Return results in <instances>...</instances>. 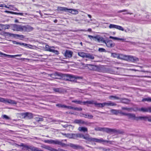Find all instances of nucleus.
Returning a JSON list of instances; mask_svg holds the SVG:
<instances>
[{
    "mask_svg": "<svg viewBox=\"0 0 151 151\" xmlns=\"http://www.w3.org/2000/svg\"><path fill=\"white\" fill-rule=\"evenodd\" d=\"M134 110V111H139L143 112H149V107H142L141 108L136 107Z\"/></svg>",
    "mask_w": 151,
    "mask_h": 151,
    "instance_id": "12",
    "label": "nucleus"
},
{
    "mask_svg": "<svg viewBox=\"0 0 151 151\" xmlns=\"http://www.w3.org/2000/svg\"><path fill=\"white\" fill-rule=\"evenodd\" d=\"M72 102L73 103H75L77 104L80 105L82 104L83 103V102H82L80 100L78 101L77 100H74L72 101Z\"/></svg>",
    "mask_w": 151,
    "mask_h": 151,
    "instance_id": "39",
    "label": "nucleus"
},
{
    "mask_svg": "<svg viewBox=\"0 0 151 151\" xmlns=\"http://www.w3.org/2000/svg\"><path fill=\"white\" fill-rule=\"evenodd\" d=\"M103 150L105 151H110L111 150L110 149H106V148H104Z\"/></svg>",
    "mask_w": 151,
    "mask_h": 151,
    "instance_id": "61",
    "label": "nucleus"
},
{
    "mask_svg": "<svg viewBox=\"0 0 151 151\" xmlns=\"http://www.w3.org/2000/svg\"><path fill=\"white\" fill-rule=\"evenodd\" d=\"M67 145L75 150H82L83 149V147L82 146L79 145H75L73 143H70Z\"/></svg>",
    "mask_w": 151,
    "mask_h": 151,
    "instance_id": "11",
    "label": "nucleus"
},
{
    "mask_svg": "<svg viewBox=\"0 0 151 151\" xmlns=\"http://www.w3.org/2000/svg\"><path fill=\"white\" fill-rule=\"evenodd\" d=\"M116 25H116L111 24L109 25V27L110 28H111H111H116Z\"/></svg>",
    "mask_w": 151,
    "mask_h": 151,
    "instance_id": "48",
    "label": "nucleus"
},
{
    "mask_svg": "<svg viewBox=\"0 0 151 151\" xmlns=\"http://www.w3.org/2000/svg\"><path fill=\"white\" fill-rule=\"evenodd\" d=\"M87 65L91 66V68H90L91 70H96L97 68V66L95 65H93L90 64H87Z\"/></svg>",
    "mask_w": 151,
    "mask_h": 151,
    "instance_id": "34",
    "label": "nucleus"
},
{
    "mask_svg": "<svg viewBox=\"0 0 151 151\" xmlns=\"http://www.w3.org/2000/svg\"><path fill=\"white\" fill-rule=\"evenodd\" d=\"M29 145H24V147H23L22 149L28 151Z\"/></svg>",
    "mask_w": 151,
    "mask_h": 151,
    "instance_id": "49",
    "label": "nucleus"
},
{
    "mask_svg": "<svg viewBox=\"0 0 151 151\" xmlns=\"http://www.w3.org/2000/svg\"><path fill=\"white\" fill-rule=\"evenodd\" d=\"M36 120L37 122L42 121H43V119L42 118L40 117H36Z\"/></svg>",
    "mask_w": 151,
    "mask_h": 151,
    "instance_id": "46",
    "label": "nucleus"
},
{
    "mask_svg": "<svg viewBox=\"0 0 151 151\" xmlns=\"http://www.w3.org/2000/svg\"><path fill=\"white\" fill-rule=\"evenodd\" d=\"M21 115L23 118H26L27 119H31L33 117V114L31 113L27 112L22 113Z\"/></svg>",
    "mask_w": 151,
    "mask_h": 151,
    "instance_id": "8",
    "label": "nucleus"
},
{
    "mask_svg": "<svg viewBox=\"0 0 151 151\" xmlns=\"http://www.w3.org/2000/svg\"><path fill=\"white\" fill-rule=\"evenodd\" d=\"M73 54V52L71 51L68 50H66L65 52L63 53L64 56L67 58H70L72 57Z\"/></svg>",
    "mask_w": 151,
    "mask_h": 151,
    "instance_id": "14",
    "label": "nucleus"
},
{
    "mask_svg": "<svg viewBox=\"0 0 151 151\" xmlns=\"http://www.w3.org/2000/svg\"><path fill=\"white\" fill-rule=\"evenodd\" d=\"M78 138H83L84 139H85L88 141H90L91 137L86 136L85 137L84 134H82L79 133Z\"/></svg>",
    "mask_w": 151,
    "mask_h": 151,
    "instance_id": "22",
    "label": "nucleus"
},
{
    "mask_svg": "<svg viewBox=\"0 0 151 151\" xmlns=\"http://www.w3.org/2000/svg\"><path fill=\"white\" fill-rule=\"evenodd\" d=\"M81 116L85 118H88L89 119H92L93 117V116L92 115H90L87 114H86L81 113L80 115Z\"/></svg>",
    "mask_w": 151,
    "mask_h": 151,
    "instance_id": "21",
    "label": "nucleus"
},
{
    "mask_svg": "<svg viewBox=\"0 0 151 151\" xmlns=\"http://www.w3.org/2000/svg\"><path fill=\"white\" fill-rule=\"evenodd\" d=\"M116 29L123 31L124 30V29L122 27L117 25H116Z\"/></svg>",
    "mask_w": 151,
    "mask_h": 151,
    "instance_id": "45",
    "label": "nucleus"
},
{
    "mask_svg": "<svg viewBox=\"0 0 151 151\" xmlns=\"http://www.w3.org/2000/svg\"><path fill=\"white\" fill-rule=\"evenodd\" d=\"M51 52L54 53L55 55H58L59 54V52L57 50H55L53 49Z\"/></svg>",
    "mask_w": 151,
    "mask_h": 151,
    "instance_id": "52",
    "label": "nucleus"
},
{
    "mask_svg": "<svg viewBox=\"0 0 151 151\" xmlns=\"http://www.w3.org/2000/svg\"><path fill=\"white\" fill-rule=\"evenodd\" d=\"M73 108L74 107L71 106H67L66 105V108H67L68 109H73Z\"/></svg>",
    "mask_w": 151,
    "mask_h": 151,
    "instance_id": "58",
    "label": "nucleus"
},
{
    "mask_svg": "<svg viewBox=\"0 0 151 151\" xmlns=\"http://www.w3.org/2000/svg\"><path fill=\"white\" fill-rule=\"evenodd\" d=\"M98 51L100 52H106V50L105 49L102 48H99L98 49Z\"/></svg>",
    "mask_w": 151,
    "mask_h": 151,
    "instance_id": "47",
    "label": "nucleus"
},
{
    "mask_svg": "<svg viewBox=\"0 0 151 151\" xmlns=\"http://www.w3.org/2000/svg\"><path fill=\"white\" fill-rule=\"evenodd\" d=\"M4 12H6V13H10V14H12V11H7V10H5V11H4Z\"/></svg>",
    "mask_w": 151,
    "mask_h": 151,
    "instance_id": "62",
    "label": "nucleus"
},
{
    "mask_svg": "<svg viewBox=\"0 0 151 151\" xmlns=\"http://www.w3.org/2000/svg\"><path fill=\"white\" fill-rule=\"evenodd\" d=\"M141 101L142 102H145V101H147L148 102H150L151 101V97H147L146 98H143L142 100Z\"/></svg>",
    "mask_w": 151,
    "mask_h": 151,
    "instance_id": "30",
    "label": "nucleus"
},
{
    "mask_svg": "<svg viewBox=\"0 0 151 151\" xmlns=\"http://www.w3.org/2000/svg\"><path fill=\"white\" fill-rule=\"evenodd\" d=\"M5 26V29H8L9 28L10 26L9 24H6L4 25Z\"/></svg>",
    "mask_w": 151,
    "mask_h": 151,
    "instance_id": "59",
    "label": "nucleus"
},
{
    "mask_svg": "<svg viewBox=\"0 0 151 151\" xmlns=\"http://www.w3.org/2000/svg\"><path fill=\"white\" fill-rule=\"evenodd\" d=\"M67 137L69 138L73 139V133L68 134Z\"/></svg>",
    "mask_w": 151,
    "mask_h": 151,
    "instance_id": "50",
    "label": "nucleus"
},
{
    "mask_svg": "<svg viewBox=\"0 0 151 151\" xmlns=\"http://www.w3.org/2000/svg\"><path fill=\"white\" fill-rule=\"evenodd\" d=\"M127 10L126 9H124L122 10H120L119 11V13H121L123 12H127Z\"/></svg>",
    "mask_w": 151,
    "mask_h": 151,
    "instance_id": "60",
    "label": "nucleus"
},
{
    "mask_svg": "<svg viewBox=\"0 0 151 151\" xmlns=\"http://www.w3.org/2000/svg\"><path fill=\"white\" fill-rule=\"evenodd\" d=\"M94 102L93 101H84L83 102V105H86V104H94Z\"/></svg>",
    "mask_w": 151,
    "mask_h": 151,
    "instance_id": "35",
    "label": "nucleus"
},
{
    "mask_svg": "<svg viewBox=\"0 0 151 151\" xmlns=\"http://www.w3.org/2000/svg\"><path fill=\"white\" fill-rule=\"evenodd\" d=\"M14 38L16 39H19L20 40H22L24 38V36L22 35L14 34Z\"/></svg>",
    "mask_w": 151,
    "mask_h": 151,
    "instance_id": "28",
    "label": "nucleus"
},
{
    "mask_svg": "<svg viewBox=\"0 0 151 151\" xmlns=\"http://www.w3.org/2000/svg\"><path fill=\"white\" fill-rule=\"evenodd\" d=\"M52 48H54V47L52 46L50 47L49 45H46L45 47V50L46 51H48L50 52H52L53 49Z\"/></svg>",
    "mask_w": 151,
    "mask_h": 151,
    "instance_id": "27",
    "label": "nucleus"
},
{
    "mask_svg": "<svg viewBox=\"0 0 151 151\" xmlns=\"http://www.w3.org/2000/svg\"><path fill=\"white\" fill-rule=\"evenodd\" d=\"M127 116L129 119H132L133 120L138 121V117H136L135 114H134L128 113Z\"/></svg>",
    "mask_w": 151,
    "mask_h": 151,
    "instance_id": "16",
    "label": "nucleus"
},
{
    "mask_svg": "<svg viewBox=\"0 0 151 151\" xmlns=\"http://www.w3.org/2000/svg\"><path fill=\"white\" fill-rule=\"evenodd\" d=\"M56 106L59 108H65L66 105H63L61 104H56Z\"/></svg>",
    "mask_w": 151,
    "mask_h": 151,
    "instance_id": "42",
    "label": "nucleus"
},
{
    "mask_svg": "<svg viewBox=\"0 0 151 151\" xmlns=\"http://www.w3.org/2000/svg\"><path fill=\"white\" fill-rule=\"evenodd\" d=\"M109 38L112 39L114 40H122L123 42L125 41V39L122 38H119L116 37H114L111 36L109 37Z\"/></svg>",
    "mask_w": 151,
    "mask_h": 151,
    "instance_id": "31",
    "label": "nucleus"
},
{
    "mask_svg": "<svg viewBox=\"0 0 151 151\" xmlns=\"http://www.w3.org/2000/svg\"><path fill=\"white\" fill-rule=\"evenodd\" d=\"M106 105H107L108 106H115L116 105V104L112 102L111 101H109V103H106Z\"/></svg>",
    "mask_w": 151,
    "mask_h": 151,
    "instance_id": "36",
    "label": "nucleus"
},
{
    "mask_svg": "<svg viewBox=\"0 0 151 151\" xmlns=\"http://www.w3.org/2000/svg\"><path fill=\"white\" fill-rule=\"evenodd\" d=\"M121 100L120 102L127 104L128 103V102L129 101V99H127L126 98H120V99H119Z\"/></svg>",
    "mask_w": 151,
    "mask_h": 151,
    "instance_id": "29",
    "label": "nucleus"
},
{
    "mask_svg": "<svg viewBox=\"0 0 151 151\" xmlns=\"http://www.w3.org/2000/svg\"><path fill=\"white\" fill-rule=\"evenodd\" d=\"M53 90L55 92H58L59 93H60L62 92L61 90L59 88H53Z\"/></svg>",
    "mask_w": 151,
    "mask_h": 151,
    "instance_id": "40",
    "label": "nucleus"
},
{
    "mask_svg": "<svg viewBox=\"0 0 151 151\" xmlns=\"http://www.w3.org/2000/svg\"><path fill=\"white\" fill-rule=\"evenodd\" d=\"M3 119H5L7 120H11L10 118L8 116L6 115H3V117H2Z\"/></svg>",
    "mask_w": 151,
    "mask_h": 151,
    "instance_id": "43",
    "label": "nucleus"
},
{
    "mask_svg": "<svg viewBox=\"0 0 151 151\" xmlns=\"http://www.w3.org/2000/svg\"><path fill=\"white\" fill-rule=\"evenodd\" d=\"M109 98L110 99H120V98H119L118 97L116 96H109Z\"/></svg>",
    "mask_w": 151,
    "mask_h": 151,
    "instance_id": "37",
    "label": "nucleus"
},
{
    "mask_svg": "<svg viewBox=\"0 0 151 151\" xmlns=\"http://www.w3.org/2000/svg\"><path fill=\"white\" fill-rule=\"evenodd\" d=\"M91 123H92L91 122H85L83 121V124H84L86 125L90 126Z\"/></svg>",
    "mask_w": 151,
    "mask_h": 151,
    "instance_id": "53",
    "label": "nucleus"
},
{
    "mask_svg": "<svg viewBox=\"0 0 151 151\" xmlns=\"http://www.w3.org/2000/svg\"><path fill=\"white\" fill-rule=\"evenodd\" d=\"M0 102L4 103L5 104H16L17 102L13 100L8 99H5L0 97Z\"/></svg>",
    "mask_w": 151,
    "mask_h": 151,
    "instance_id": "7",
    "label": "nucleus"
},
{
    "mask_svg": "<svg viewBox=\"0 0 151 151\" xmlns=\"http://www.w3.org/2000/svg\"><path fill=\"white\" fill-rule=\"evenodd\" d=\"M119 114H121V115L122 116H127L128 113H125L123 112L122 111H121L119 110Z\"/></svg>",
    "mask_w": 151,
    "mask_h": 151,
    "instance_id": "44",
    "label": "nucleus"
},
{
    "mask_svg": "<svg viewBox=\"0 0 151 151\" xmlns=\"http://www.w3.org/2000/svg\"><path fill=\"white\" fill-rule=\"evenodd\" d=\"M12 14H15L17 15H19L22 16L23 15V13H17L16 12H12Z\"/></svg>",
    "mask_w": 151,
    "mask_h": 151,
    "instance_id": "54",
    "label": "nucleus"
},
{
    "mask_svg": "<svg viewBox=\"0 0 151 151\" xmlns=\"http://www.w3.org/2000/svg\"><path fill=\"white\" fill-rule=\"evenodd\" d=\"M88 37L91 40L92 39L93 40L97 41L99 42H101V40H102V37L99 35H97L95 36H93L91 35H88Z\"/></svg>",
    "mask_w": 151,
    "mask_h": 151,
    "instance_id": "9",
    "label": "nucleus"
},
{
    "mask_svg": "<svg viewBox=\"0 0 151 151\" xmlns=\"http://www.w3.org/2000/svg\"><path fill=\"white\" fill-rule=\"evenodd\" d=\"M28 151H44L32 145H29Z\"/></svg>",
    "mask_w": 151,
    "mask_h": 151,
    "instance_id": "19",
    "label": "nucleus"
},
{
    "mask_svg": "<svg viewBox=\"0 0 151 151\" xmlns=\"http://www.w3.org/2000/svg\"><path fill=\"white\" fill-rule=\"evenodd\" d=\"M0 56L2 57L3 55H4V57H7L8 58H13L14 57L16 56H19L20 57L21 56V55H7L5 54L4 53L2 52H1L0 51Z\"/></svg>",
    "mask_w": 151,
    "mask_h": 151,
    "instance_id": "13",
    "label": "nucleus"
},
{
    "mask_svg": "<svg viewBox=\"0 0 151 151\" xmlns=\"http://www.w3.org/2000/svg\"><path fill=\"white\" fill-rule=\"evenodd\" d=\"M3 34L4 36L6 37H12L14 38V34L9 32H4L3 33Z\"/></svg>",
    "mask_w": 151,
    "mask_h": 151,
    "instance_id": "20",
    "label": "nucleus"
},
{
    "mask_svg": "<svg viewBox=\"0 0 151 151\" xmlns=\"http://www.w3.org/2000/svg\"><path fill=\"white\" fill-rule=\"evenodd\" d=\"M122 109L123 110H126L127 111H130L131 109L129 108H128L127 107H122Z\"/></svg>",
    "mask_w": 151,
    "mask_h": 151,
    "instance_id": "57",
    "label": "nucleus"
},
{
    "mask_svg": "<svg viewBox=\"0 0 151 151\" xmlns=\"http://www.w3.org/2000/svg\"><path fill=\"white\" fill-rule=\"evenodd\" d=\"M106 140L103 139L102 138L99 139L96 138L91 137L90 142H106Z\"/></svg>",
    "mask_w": 151,
    "mask_h": 151,
    "instance_id": "18",
    "label": "nucleus"
},
{
    "mask_svg": "<svg viewBox=\"0 0 151 151\" xmlns=\"http://www.w3.org/2000/svg\"><path fill=\"white\" fill-rule=\"evenodd\" d=\"M68 12L71 13L73 14H78V11L76 9H68Z\"/></svg>",
    "mask_w": 151,
    "mask_h": 151,
    "instance_id": "24",
    "label": "nucleus"
},
{
    "mask_svg": "<svg viewBox=\"0 0 151 151\" xmlns=\"http://www.w3.org/2000/svg\"><path fill=\"white\" fill-rule=\"evenodd\" d=\"M102 40H101V42L106 44V46L109 47H112L115 46V44L111 40H108L107 41L104 40V38L102 37Z\"/></svg>",
    "mask_w": 151,
    "mask_h": 151,
    "instance_id": "6",
    "label": "nucleus"
},
{
    "mask_svg": "<svg viewBox=\"0 0 151 151\" xmlns=\"http://www.w3.org/2000/svg\"><path fill=\"white\" fill-rule=\"evenodd\" d=\"M149 112L151 113V106L149 107Z\"/></svg>",
    "mask_w": 151,
    "mask_h": 151,
    "instance_id": "64",
    "label": "nucleus"
},
{
    "mask_svg": "<svg viewBox=\"0 0 151 151\" xmlns=\"http://www.w3.org/2000/svg\"><path fill=\"white\" fill-rule=\"evenodd\" d=\"M111 56L114 58H118L119 54L115 53H112L111 54Z\"/></svg>",
    "mask_w": 151,
    "mask_h": 151,
    "instance_id": "41",
    "label": "nucleus"
},
{
    "mask_svg": "<svg viewBox=\"0 0 151 151\" xmlns=\"http://www.w3.org/2000/svg\"><path fill=\"white\" fill-rule=\"evenodd\" d=\"M78 54L79 56L83 58L84 62H88L90 61V60H93L94 58L93 55L89 53L80 52H78Z\"/></svg>",
    "mask_w": 151,
    "mask_h": 151,
    "instance_id": "3",
    "label": "nucleus"
},
{
    "mask_svg": "<svg viewBox=\"0 0 151 151\" xmlns=\"http://www.w3.org/2000/svg\"><path fill=\"white\" fill-rule=\"evenodd\" d=\"M18 45H23V46H26L29 48H31V47H29L28 45H30L32 47V45H28L27 44H26V43H22V42H18Z\"/></svg>",
    "mask_w": 151,
    "mask_h": 151,
    "instance_id": "38",
    "label": "nucleus"
},
{
    "mask_svg": "<svg viewBox=\"0 0 151 151\" xmlns=\"http://www.w3.org/2000/svg\"><path fill=\"white\" fill-rule=\"evenodd\" d=\"M95 130L96 131H100L106 132L108 134L116 133L119 132V130L115 129H111L106 127H97L95 128Z\"/></svg>",
    "mask_w": 151,
    "mask_h": 151,
    "instance_id": "4",
    "label": "nucleus"
},
{
    "mask_svg": "<svg viewBox=\"0 0 151 151\" xmlns=\"http://www.w3.org/2000/svg\"><path fill=\"white\" fill-rule=\"evenodd\" d=\"M58 10L59 11H62L68 12V9L65 7H58Z\"/></svg>",
    "mask_w": 151,
    "mask_h": 151,
    "instance_id": "26",
    "label": "nucleus"
},
{
    "mask_svg": "<svg viewBox=\"0 0 151 151\" xmlns=\"http://www.w3.org/2000/svg\"><path fill=\"white\" fill-rule=\"evenodd\" d=\"M118 59L124 60L134 63L137 62L139 61L138 58L135 56H127L122 54H119Z\"/></svg>",
    "mask_w": 151,
    "mask_h": 151,
    "instance_id": "2",
    "label": "nucleus"
},
{
    "mask_svg": "<svg viewBox=\"0 0 151 151\" xmlns=\"http://www.w3.org/2000/svg\"><path fill=\"white\" fill-rule=\"evenodd\" d=\"M52 77H58L56 78L62 79L66 81L76 82L77 78L74 76L69 74H63L60 72H55L51 74Z\"/></svg>",
    "mask_w": 151,
    "mask_h": 151,
    "instance_id": "1",
    "label": "nucleus"
},
{
    "mask_svg": "<svg viewBox=\"0 0 151 151\" xmlns=\"http://www.w3.org/2000/svg\"><path fill=\"white\" fill-rule=\"evenodd\" d=\"M46 148L47 149L50 150V151H53V150H55V149H54L52 147L49 146H46Z\"/></svg>",
    "mask_w": 151,
    "mask_h": 151,
    "instance_id": "55",
    "label": "nucleus"
},
{
    "mask_svg": "<svg viewBox=\"0 0 151 151\" xmlns=\"http://www.w3.org/2000/svg\"><path fill=\"white\" fill-rule=\"evenodd\" d=\"M138 121L139 120H143L145 121H148L149 122H151V115H149L147 116H139L138 117Z\"/></svg>",
    "mask_w": 151,
    "mask_h": 151,
    "instance_id": "10",
    "label": "nucleus"
},
{
    "mask_svg": "<svg viewBox=\"0 0 151 151\" xmlns=\"http://www.w3.org/2000/svg\"><path fill=\"white\" fill-rule=\"evenodd\" d=\"M83 120L82 119H75L74 121V123L77 124H83Z\"/></svg>",
    "mask_w": 151,
    "mask_h": 151,
    "instance_id": "33",
    "label": "nucleus"
},
{
    "mask_svg": "<svg viewBox=\"0 0 151 151\" xmlns=\"http://www.w3.org/2000/svg\"><path fill=\"white\" fill-rule=\"evenodd\" d=\"M94 104L96 107L101 108H102L106 105V104L105 103V102L102 103L94 102Z\"/></svg>",
    "mask_w": 151,
    "mask_h": 151,
    "instance_id": "23",
    "label": "nucleus"
},
{
    "mask_svg": "<svg viewBox=\"0 0 151 151\" xmlns=\"http://www.w3.org/2000/svg\"><path fill=\"white\" fill-rule=\"evenodd\" d=\"M12 42L14 44L18 45V42H17L16 41H13Z\"/></svg>",
    "mask_w": 151,
    "mask_h": 151,
    "instance_id": "63",
    "label": "nucleus"
},
{
    "mask_svg": "<svg viewBox=\"0 0 151 151\" xmlns=\"http://www.w3.org/2000/svg\"><path fill=\"white\" fill-rule=\"evenodd\" d=\"M13 27L14 29V30L23 31V26L19 25L14 24L13 25Z\"/></svg>",
    "mask_w": 151,
    "mask_h": 151,
    "instance_id": "15",
    "label": "nucleus"
},
{
    "mask_svg": "<svg viewBox=\"0 0 151 151\" xmlns=\"http://www.w3.org/2000/svg\"><path fill=\"white\" fill-rule=\"evenodd\" d=\"M62 141H60L58 140H53L52 139L45 140L44 142L50 144H53L59 145L62 147H63L66 146L67 145L64 143L62 142Z\"/></svg>",
    "mask_w": 151,
    "mask_h": 151,
    "instance_id": "5",
    "label": "nucleus"
},
{
    "mask_svg": "<svg viewBox=\"0 0 151 151\" xmlns=\"http://www.w3.org/2000/svg\"><path fill=\"white\" fill-rule=\"evenodd\" d=\"M73 110H76V111H81L82 110V109L81 108H78V107H74Z\"/></svg>",
    "mask_w": 151,
    "mask_h": 151,
    "instance_id": "56",
    "label": "nucleus"
},
{
    "mask_svg": "<svg viewBox=\"0 0 151 151\" xmlns=\"http://www.w3.org/2000/svg\"><path fill=\"white\" fill-rule=\"evenodd\" d=\"M78 134H73V139H76L77 138H78Z\"/></svg>",
    "mask_w": 151,
    "mask_h": 151,
    "instance_id": "51",
    "label": "nucleus"
},
{
    "mask_svg": "<svg viewBox=\"0 0 151 151\" xmlns=\"http://www.w3.org/2000/svg\"><path fill=\"white\" fill-rule=\"evenodd\" d=\"M119 110L111 109L110 110V112L113 114L117 115L119 114Z\"/></svg>",
    "mask_w": 151,
    "mask_h": 151,
    "instance_id": "32",
    "label": "nucleus"
},
{
    "mask_svg": "<svg viewBox=\"0 0 151 151\" xmlns=\"http://www.w3.org/2000/svg\"><path fill=\"white\" fill-rule=\"evenodd\" d=\"M23 31L30 32L34 29L33 27L29 25L24 26H23Z\"/></svg>",
    "mask_w": 151,
    "mask_h": 151,
    "instance_id": "17",
    "label": "nucleus"
},
{
    "mask_svg": "<svg viewBox=\"0 0 151 151\" xmlns=\"http://www.w3.org/2000/svg\"><path fill=\"white\" fill-rule=\"evenodd\" d=\"M78 130L80 132H88L87 128L85 127H79L78 128Z\"/></svg>",
    "mask_w": 151,
    "mask_h": 151,
    "instance_id": "25",
    "label": "nucleus"
}]
</instances>
